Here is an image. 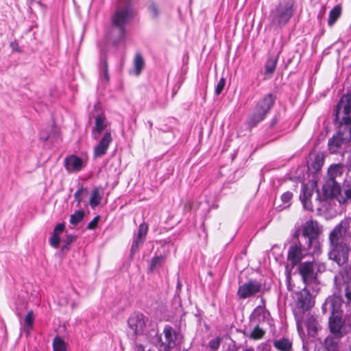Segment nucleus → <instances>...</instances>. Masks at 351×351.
<instances>
[{"label": "nucleus", "mask_w": 351, "mask_h": 351, "mask_svg": "<svg viewBox=\"0 0 351 351\" xmlns=\"http://www.w3.org/2000/svg\"><path fill=\"white\" fill-rule=\"evenodd\" d=\"M132 21V0H117L116 9L111 16V29L107 34L114 46L125 43L128 27Z\"/></svg>", "instance_id": "1"}, {"label": "nucleus", "mask_w": 351, "mask_h": 351, "mask_svg": "<svg viewBox=\"0 0 351 351\" xmlns=\"http://www.w3.org/2000/svg\"><path fill=\"white\" fill-rule=\"evenodd\" d=\"M341 109L343 116L339 123L338 133L328 141L329 149L332 153L337 152L342 145L347 143L351 138V94L341 97L335 110V120L339 119Z\"/></svg>", "instance_id": "2"}, {"label": "nucleus", "mask_w": 351, "mask_h": 351, "mask_svg": "<svg viewBox=\"0 0 351 351\" xmlns=\"http://www.w3.org/2000/svg\"><path fill=\"white\" fill-rule=\"evenodd\" d=\"M293 0H281L270 12L269 19L272 25L281 27L286 25L293 14Z\"/></svg>", "instance_id": "3"}, {"label": "nucleus", "mask_w": 351, "mask_h": 351, "mask_svg": "<svg viewBox=\"0 0 351 351\" xmlns=\"http://www.w3.org/2000/svg\"><path fill=\"white\" fill-rule=\"evenodd\" d=\"M324 194L327 197H334L340 204L351 202V184L346 186L342 193L338 180L327 179L323 186Z\"/></svg>", "instance_id": "4"}, {"label": "nucleus", "mask_w": 351, "mask_h": 351, "mask_svg": "<svg viewBox=\"0 0 351 351\" xmlns=\"http://www.w3.org/2000/svg\"><path fill=\"white\" fill-rule=\"evenodd\" d=\"M329 245L344 244L351 242L350 219H343L330 231Z\"/></svg>", "instance_id": "5"}, {"label": "nucleus", "mask_w": 351, "mask_h": 351, "mask_svg": "<svg viewBox=\"0 0 351 351\" xmlns=\"http://www.w3.org/2000/svg\"><path fill=\"white\" fill-rule=\"evenodd\" d=\"M181 335L171 326H166L157 342L159 351H175L180 343Z\"/></svg>", "instance_id": "6"}, {"label": "nucleus", "mask_w": 351, "mask_h": 351, "mask_svg": "<svg viewBox=\"0 0 351 351\" xmlns=\"http://www.w3.org/2000/svg\"><path fill=\"white\" fill-rule=\"evenodd\" d=\"M274 102L273 95L268 94L258 101L254 114L250 119L249 123L252 126L256 125L263 120L265 114L270 110Z\"/></svg>", "instance_id": "7"}, {"label": "nucleus", "mask_w": 351, "mask_h": 351, "mask_svg": "<svg viewBox=\"0 0 351 351\" xmlns=\"http://www.w3.org/2000/svg\"><path fill=\"white\" fill-rule=\"evenodd\" d=\"M328 257L339 265L346 264L349 259L350 246L349 243L329 245Z\"/></svg>", "instance_id": "8"}, {"label": "nucleus", "mask_w": 351, "mask_h": 351, "mask_svg": "<svg viewBox=\"0 0 351 351\" xmlns=\"http://www.w3.org/2000/svg\"><path fill=\"white\" fill-rule=\"evenodd\" d=\"M310 247L303 246L300 242L291 245L288 250L287 261L293 267L308 254L307 250Z\"/></svg>", "instance_id": "9"}, {"label": "nucleus", "mask_w": 351, "mask_h": 351, "mask_svg": "<svg viewBox=\"0 0 351 351\" xmlns=\"http://www.w3.org/2000/svg\"><path fill=\"white\" fill-rule=\"evenodd\" d=\"M319 233L317 221H307L302 228V237L307 240L308 247H311Z\"/></svg>", "instance_id": "10"}, {"label": "nucleus", "mask_w": 351, "mask_h": 351, "mask_svg": "<svg viewBox=\"0 0 351 351\" xmlns=\"http://www.w3.org/2000/svg\"><path fill=\"white\" fill-rule=\"evenodd\" d=\"M261 285L256 281H250L241 285L238 289L237 294L241 299L254 296L261 291Z\"/></svg>", "instance_id": "11"}, {"label": "nucleus", "mask_w": 351, "mask_h": 351, "mask_svg": "<svg viewBox=\"0 0 351 351\" xmlns=\"http://www.w3.org/2000/svg\"><path fill=\"white\" fill-rule=\"evenodd\" d=\"M299 272L305 283H311L316 277L314 262L302 263L299 266Z\"/></svg>", "instance_id": "12"}, {"label": "nucleus", "mask_w": 351, "mask_h": 351, "mask_svg": "<svg viewBox=\"0 0 351 351\" xmlns=\"http://www.w3.org/2000/svg\"><path fill=\"white\" fill-rule=\"evenodd\" d=\"M297 295L296 305L302 311H306L313 306L312 295L307 289H303Z\"/></svg>", "instance_id": "13"}, {"label": "nucleus", "mask_w": 351, "mask_h": 351, "mask_svg": "<svg viewBox=\"0 0 351 351\" xmlns=\"http://www.w3.org/2000/svg\"><path fill=\"white\" fill-rule=\"evenodd\" d=\"M112 142L111 134L106 132L101 139L99 141L98 145L94 149V156L95 158L101 157L106 153L108 147Z\"/></svg>", "instance_id": "14"}, {"label": "nucleus", "mask_w": 351, "mask_h": 351, "mask_svg": "<svg viewBox=\"0 0 351 351\" xmlns=\"http://www.w3.org/2000/svg\"><path fill=\"white\" fill-rule=\"evenodd\" d=\"M148 226L146 223H141L138 228L136 235L133 243V254L138 251L146 240Z\"/></svg>", "instance_id": "15"}, {"label": "nucleus", "mask_w": 351, "mask_h": 351, "mask_svg": "<svg viewBox=\"0 0 351 351\" xmlns=\"http://www.w3.org/2000/svg\"><path fill=\"white\" fill-rule=\"evenodd\" d=\"M328 324L330 331L333 335L343 337L342 327L343 323L339 315L331 316L329 318Z\"/></svg>", "instance_id": "16"}, {"label": "nucleus", "mask_w": 351, "mask_h": 351, "mask_svg": "<svg viewBox=\"0 0 351 351\" xmlns=\"http://www.w3.org/2000/svg\"><path fill=\"white\" fill-rule=\"evenodd\" d=\"M64 167L69 172L79 171L83 167V161L78 156L71 155L64 159Z\"/></svg>", "instance_id": "17"}, {"label": "nucleus", "mask_w": 351, "mask_h": 351, "mask_svg": "<svg viewBox=\"0 0 351 351\" xmlns=\"http://www.w3.org/2000/svg\"><path fill=\"white\" fill-rule=\"evenodd\" d=\"M313 193V184L311 186L305 185L302 188V193L300 198L303 204V206L306 210H313V205L311 202V198Z\"/></svg>", "instance_id": "18"}, {"label": "nucleus", "mask_w": 351, "mask_h": 351, "mask_svg": "<svg viewBox=\"0 0 351 351\" xmlns=\"http://www.w3.org/2000/svg\"><path fill=\"white\" fill-rule=\"evenodd\" d=\"M342 304L341 299L338 297H333L331 298L328 299L325 304H324V306L328 307L332 313V315H339V311L341 308Z\"/></svg>", "instance_id": "19"}, {"label": "nucleus", "mask_w": 351, "mask_h": 351, "mask_svg": "<svg viewBox=\"0 0 351 351\" xmlns=\"http://www.w3.org/2000/svg\"><path fill=\"white\" fill-rule=\"evenodd\" d=\"M339 336H328L324 341V346L327 351H339Z\"/></svg>", "instance_id": "20"}, {"label": "nucleus", "mask_w": 351, "mask_h": 351, "mask_svg": "<svg viewBox=\"0 0 351 351\" xmlns=\"http://www.w3.org/2000/svg\"><path fill=\"white\" fill-rule=\"evenodd\" d=\"M105 118L102 115H98L95 118V125L93 129L92 134L95 139L99 137L100 134L104 130L106 124L104 123Z\"/></svg>", "instance_id": "21"}, {"label": "nucleus", "mask_w": 351, "mask_h": 351, "mask_svg": "<svg viewBox=\"0 0 351 351\" xmlns=\"http://www.w3.org/2000/svg\"><path fill=\"white\" fill-rule=\"evenodd\" d=\"M343 167L341 164L331 165L328 171V179L337 180L343 175Z\"/></svg>", "instance_id": "22"}, {"label": "nucleus", "mask_w": 351, "mask_h": 351, "mask_svg": "<svg viewBox=\"0 0 351 351\" xmlns=\"http://www.w3.org/2000/svg\"><path fill=\"white\" fill-rule=\"evenodd\" d=\"M274 346L279 351H291L292 349V342L287 338L276 340Z\"/></svg>", "instance_id": "23"}, {"label": "nucleus", "mask_w": 351, "mask_h": 351, "mask_svg": "<svg viewBox=\"0 0 351 351\" xmlns=\"http://www.w3.org/2000/svg\"><path fill=\"white\" fill-rule=\"evenodd\" d=\"M134 63V69L133 70V74L138 76L145 65V60L140 53H136Z\"/></svg>", "instance_id": "24"}, {"label": "nucleus", "mask_w": 351, "mask_h": 351, "mask_svg": "<svg viewBox=\"0 0 351 351\" xmlns=\"http://www.w3.org/2000/svg\"><path fill=\"white\" fill-rule=\"evenodd\" d=\"M142 337L143 338V341L140 339H136L133 351H152L151 346L147 338L144 337V336H142Z\"/></svg>", "instance_id": "25"}, {"label": "nucleus", "mask_w": 351, "mask_h": 351, "mask_svg": "<svg viewBox=\"0 0 351 351\" xmlns=\"http://www.w3.org/2000/svg\"><path fill=\"white\" fill-rule=\"evenodd\" d=\"M267 315H269V313L263 306H257L252 315L253 319L258 322H265Z\"/></svg>", "instance_id": "26"}, {"label": "nucleus", "mask_w": 351, "mask_h": 351, "mask_svg": "<svg viewBox=\"0 0 351 351\" xmlns=\"http://www.w3.org/2000/svg\"><path fill=\"white\" fill-rule=\"evenodd\" d=\"M133 325L135 326V332L136 334H142L145 327V321L143 315L140 313L136 315L134 324H133Z\"/></svg>", "instance_id": "27"}, {"label": "nucleus", "mask_w": 351, "mask_h": 351, "mask_svg": "<svg viewBox=\"0 0 351 351\" xmlns=\"http://www.w3.org/2000/svg\"><path fill=\"white\" fill-rule=\"evenodd\" d=\"M341 9L339 5H336L330 12L328 24L330 26L333 25L341 15Z\"/></svg>", "instance_id": "28"}, {"label": "nucleus", "mask_w": 351, "mask_h": 351, "mask_svg": "<svg viewBox=\"0 0 351 351\" xmlns=\"http://www.w3.org/2000/svg\"><path fill=\"white\" fill-rule=\"evenodd\" d=\"M53 351H66V343L59 336H56L53 340Z\"/></svg>", "instance_id": "29"}, {"label": "nucleus", "mask_w": 351, "mask_h": 351, "mask_svg": "<svg viewBox=\"0 0 351 351\" xmlns=\"http://www.w3.org/2000/svg\"><path fill=\"white\" fill-rule=\"evenodd\" d=\"M101 200V196L100 195L99 191L97 188H95L91 193L89 204L90 206L94 208L97 206Z\"/></svg>", "instance_id": "30"}, {"label": "nucleus", "mask_w": 351, "mask_h": 351, "mask_svg": "<svg viewBox=\"0 0 351 351\" xmlns=\"http://www.w3.org/2000/svg\"><path fill=\"white\" fill-rule=\"evenodd\" d=\"M277 58H271L267 60L265 64V75L270 77L274 72L276 67Z\"/></svg>", "instance_id": "31"}, {"label": "nucleus", "mask_w": 351, "mask_h": 351, "mask_svg": "<svg viewBox=\"0 0 351 351\" xmlns=\"http://www.w3.org/2000/svg\"><path fill=\"white\" fill-rule=\"evenodd\" d=\"M165 261V256L160 255L158 256L154 257L149 265V269L151 271H155L160 268Z\"/></svg>", "instance_id": "32"}, {"label": "nucleus", "mask_w": 351, "mask_h": 351, "mask_svg": "<svg viewBox=\"0 0 351 351\" xmlns=\"http://www.w3.org/2000/svg\"><path fill=\"white\" fill-rule=\"evenodd\" d=\"M84 217V211L82 210H76L70 217V223L76 226L82 221Z\"/></svg>", "instance_id": "33"}, {"label": "nucleus", "mask_w": 351, "mask_h": 351, "mask_svg": "<svg viewBox=\"0 0 351 351\" xmlns=\"http://www.w3.org/2000/svg\"><path fill=\"white\" fill-rule=\"evenodd\" d=\"M34 319V313L32 311H30L27 313L24 319L25 329L27 332H29L32 330L33 327Z\"/></svg>", "instance_id": "34"}, {"label": "nucleus", "mask_w": 351, "mask_h": 351, "mask_svg": "<svg viewBox=\"0 0 351 351\" xmlns=\"http://www.w3.org/2000/svg\"><path fill=\"white\" fill-rule=\"evenodd\" d=\"M324 164V157L322 154H317L311 164L314 172H318Z\"/></svg>", "instance_id": "35"}, {"label": "nucleus", "mask_w": 351, "mask_h": 351, "mask_svg": "<svg viewBox=\"0 0 351 351\" xmlns=\"http://www.w3.org/2000/svg\"><path fill=\"white\" fill-rule=\"evenodd\" d=\"M103 53V52H101ZM101 61H102V66L101 67L100 71V77H104L106 80V82L109 81V75H108V65H107V61L105 57V54H101Z\"/></svg>", "instance_id": "36"}, {"label": "nucleus", "mask_w": 351, "mask_h": 351, "mask_svg": "<svg viewBox=\"0 0 351 351\" xmlns=\"http://www.w3.org/2000/svg\"><path fill=\"white\" fill-rule=\"evenodd\" d=\"M318 324L314 319H311L306 324L307 332L309 335L315 336L317 332Z\"/></svg>", "instance_id": "37"}, {"label": "nucleus", "mask_w": 351, "mask_h": 351, "mask_svg": "<svg viewBox=\"0 0 351 351\" xmlns=\"http://www.w3.org/2000/svg\"><path fill=\"white\" fill-rule=\"evenodd\" d=\"M265 334V330L258 326H256L251 332L250 338L253 339H261L264 337Z\"/></svg>", "instance_id": "38"}, {"label": "nucleus", "mask_w": 351, "mask_h": 351, "mask_svg": "<svg viewBox=\"0 0 351 351\" xmlns=\"http://www.w3.org/2000/svg\"><path fill=\"white\" fill-rule=\"evenodd\" d=\"M88 191L86 189L83 187L80 188L74 194V197L75 200L77 202V205L79 206L80 203L83 201L84 197L86 196Z\"/></svg>", "instance_id": "39"}, {"label": "nucleus", "mask_w": 351, "mask_h": 351, "mask_svg": "<svg viewBox=\"0 0 351 351\" xmlns=\"http://www.w3.org/2000/svg\"><path fill=\"white\" fill-rule=\"evenodd\" d=\"M148 8H149V11L153 18L156 19L158 17L159 9H158V5L155 3L150 2Z\"/></svg>", "instance_id": "40"}, {"label": "nucleus", "mask_w": 351, "mask_h": 351, "mask_svg": "<svg viewBox=\"0 0 351 351\" xmlns=\"http://www.w3.org/2000/svg\"><path fill=\"white\" fill-rule=\"evenodd\" d=\"M50 245L57 248L60 244V235L53 232V234L49 239Z\"/></svg>", "instance_id": "41"}, {"label": "nucleus", "mask_w": 351, "mask_h": 351, "mask_svg": "<svg viewBox=\"0 0 351 351\" xmlns=\"http://www.w3.org/2000/svg\"><path fill=\"white\" fill-rule=\"evenodd\" d=\"M226 80L223 77L221 78L215 88V93L219 95L224 88Z\"/></svg>", "instance_id": "42"}, {"label": "nucleus", "mask_w": 351, "mask_h": 351, "mask_svg": "<svg viewBox=\"0 0 351 351\" xmlns=\"http://www.w3.org/2000/svg\"><path fill=\"white\" fill-rule=\"evenodd\" d=\"M99 219H100V217L99 215L93 218V219L88 223L86 228L88 230H93V229L96 228Z\"/></svg>", "instance_id": "43"}, {"label": "nucleus", "mask_w": 351, "mask_h": 351, "mask_svg": "<svg viewBox=\"0 0 351 351\" xmlns=\"http://www.w3.org/2000/svg\"><path fill=\"white\" fill-rule=\"evenodd\" d=\"M345 296L347 299L348 303L351 302V282H348L345 287Z\"/></svg>", "instance_id": "44"}, {"label": "nucleus", "mask_w": 351, "mask_h": 351, "mask_svg": "<svg viewBox=\"0 0 351 351\" xmlns=\"http://www.w3.org/2000/svg\"><path fill=\"white\" fill-rule=\"evenodd\" d=\"M292 197H293V193L289 191H287L282 195L281 200L283 203L287 204L291 201Z\"/></svg>", "instance_id": "45"}, {"label": "nucleus", "mask_w": 351, "mask_h": 351, "mask_svg": "<svg viewBox=\"0 0 351 351\" xmlns=\"http://www.w3.org/2000/svg\"><path fill=\"white\" fill-rule=\"evenodd\" d=\"M219 345H220V339L218 337L216 339H212L209 341V347L214 350H217L219 347Z\"/></svg>", "instance_id": "46"}, {"label": "nucleus", "mask_w": 351, "mask_h": 351, "mask_svg": "<svg viewBox=\"0 0 351 351\" xmlns=\"http://www.w3.org/2000/svg\"><path fill=\"white\" fill-rule=\"evenodd\" d=\"M65 226L64 223L58 224L53 229V232L57 233L58 234H60L64 230Z\"/></svg>", "instance_id": "47"}, {"label": "nucleus", "mask_w": 351, "mask_h": 351, "mask_svg": "<svg viewBox=\"0 0 351 351\" xmlns=\"http://www.w3.org/2000/svg\"><path fill=\"white\" fill-rule=\"evenodd\" d=\"M77 239V236L74 234H69L66 236V239L64 240V243L67 244H71L74 242Z\"/></svg>", "instance_id": "48"}, {"label": "nucleus", "mask_w": 351, "mask_h": 351, "mask_svg": "<svg viewBox=\"0 0 351 351\" xmlns=\"http://www.w3.org/2000/svg\"><path fill=\"white\" fill-rule=\"evenodd\" d=\"M69 250V244H67L66 243H64V244L62 246V250Z\"/></svg>", "instance_id": "49"}, {"label": "nucleus", "mask_w": 351, "mask_h": 351, "mask_svg": "<svg viewBox=\"0 0 351 351\" xmlns=\"http://www.w3.org/2000/svg\"><path fill=\"white\" fill-rule=\"evenodd\" d=\"M306 351H318L315 347H311L306 349Z\"/></svg>", "instance_id": "50"}, {"label": "nucleus", "mask_w": 351, "mask_h": 351, "mask_svg": "<svg viewBox=\"0 0 351 351\" xmlns=\"http://www.w3.org/2000/svg\"><path fill=\"white\" fill-rule=\"evenodd\" d=\"M339 280H340V276H335V282H336V283H337V282H338Z\"/></svg>", "instance_id": "51"}, {"label": "nucleus", "mask_w": 351, "mask_h": 351, "mask_svg": "<svg viewBox=\"0 0 351 351\" xmlns=\"http://www.w3.org/2000/svg\"><path fill=\"white\" fill-rule=\"evenodd\" d=\"M243 351H254V350L252 348H248L243 350Z\"/></svg>", "instance_id": "52"}, {"label": "nucleus", "mask_w": 351, "mask_h": 351, "mask_svg": "<svg viewBox=\"0 0 351 351\" xmlns=\"http://www.w3.org/2000/svg\"><path fill=\"white\" fill-rule=\"evenodd\" d=\"M33 1H34V0H27V3L29 4V6L32 5Z\"/></svg>", "instance_id": "53"}, {"label": "nucleus", "mask_w": 351, "mask_h": 351, "mask_svg": "<svg viewBox=\"0 0 351 351\" xmlns=\"http://www.w3.org/2000/svg\"><path fill=\"white\" fill-rule=\"evenodd\" d=\"M49 136H41V138L44 140V141H47L48 138H49Z\"/></svg>", "instance_id": "54"}, {"label": "nucleus", "mask_w": 351, "mask_h": 351, "mask_svg": "<svg viewBox=\"0 0 351 351\" xmlns=\"http://www.w3.org/2000/svg\"><path fill=\"white\" fill-rule=\"evenodd\" d=\"M128 325L130 328H132V325H130V319L128 320Z\"/></svg>", "instance_id": "55"}, {"label": "nucleus", "mask_w": 351, "mask_h": 351, "mask_svg": "<svg viewBox=\"0 0 351 351\" xmlns=\"http://www.w3.org/2000/svg\"><path fill=\"white\" fill-rule=\"evenodd\" d=\"M344 219H350V224H351V217H348V218H345Z\"/></svg>", "instance_id": "56"}]
</instances>
